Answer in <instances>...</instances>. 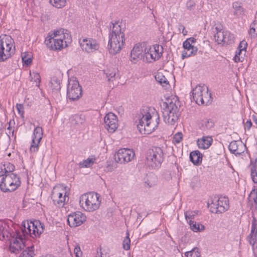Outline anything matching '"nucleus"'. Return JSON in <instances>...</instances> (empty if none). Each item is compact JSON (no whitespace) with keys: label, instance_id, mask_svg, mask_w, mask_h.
<instances>
[{"label":"nucleus","instance_id":"nucleus-61","mask_svg":"<svg viewBox=\"0 0 257 257\" xmlns=\"http://www.w3.org/2000/svg\"><path fill=\"white\" fill-rule=\"evenodd\" d=\"M186 41H188V42H190V43L192 45L193 43H195L196 41V40L195 38L191 37L187 39Z\"/></svg>","mask_w":257,"mask_h":257},{"label":"nucleus","instance_id":"nucleus-29","mask_svg":"<svg viewBox=\"0 0 257 257\" xmlns=\"http://www.w3.org/2000/svg\"><path fill=\"white\" fill-rule=\"evenodd\" d=\"M50 83L52 89L53 90L59 91L60 90V81L57 77L53 76L52 77Z\"/></svg>","mask_w":257,"mask_h":257},{"label":"nucleus","instance_id":"nucleus-37","mask_svg":"<svg viewBox=\"0 0 257 257\" xmlns=\"http://www.w3.org/2000/svg\"><path fill=\"white\" fill-rule=\"evenodd\" d=\"M233 36L228 32H224V43L226 44H231L233 42Z\"/></svg>","mask_w":257,"mask_h":257},{"label":"nucleus","instance_id":"nucleus-10","mask_svg":"<svg viewBox=\"0 0 257 257\" xmlns=\"http://www.w3.org/2000/svg\"><path fill=\"white\" fill-rule=\"evenodd\" d=\"M209 206L210 210L212 213H222L229 209V200L227 198H219L213 200L210 204L208 203V206Z\"/></svg>","mask_w":257,"mask_h":257},{"label":"nucleus","instance_id":"nucleus-44","mask_svg":"<svg viewBox=\"0 0 257 257\" xmlns=\"http://www.w3.org/2000/svg\"><path fill=\"white\" fill-rule=\"evenodd\" d=\"M27 231L26 232V235L29 234L31 236L34 237V236H33L34 234H32V230H33L32 224V223H31V221L29 222L28 221H27Z\"/></svg>","mask_w":257,"mask_h":257},{"label":"nucleus","instance_id":"nucleus-20","mask_svg":"<svg viewBox=\"0 0 257 257\" xmlns=\"http://www.w3.org/2000/svg\"><path fill=\"white\" fill-rule=\"evenodd\" d=\"M24 246L23 242V238L20 232L17 233L16 238L14 239L13 243H11L10 246V249L12 252L17 253L19 250H21Z\"/></svg>","mask_w":257,"mask_h":257},{"label":"nucleus","instance_id":"nucleus-30","mask_svg":"<svg viewBox=\"0 0 257 257\" xmlns=\"http://www.w3.org/2000/svg\"><path fill=\"white\" fill-rule=\"evenodd\" d=\"M216 30H217V33L214 36V40L218 44H221V43H224L225 32L221 31V30L219 31L217 27L216 28Z\"/></svg>","mask_w":257,"mask_h":257},{"label":"nucleus","instance_id":"nucleus-47","mask_svg":"<svg viewBox=\"0 0 257 257\" xmlns=\"http://www.w3.org/2000/svg\"><path fill=\"white\" fill-rule=\"evenodd\" d=\"M23 62L27 65H30L32 62V59L31 57H28L26 54L22 56Z\"/></svg>","mask_w":257,"mask_h":257},{"label":"nucleus","instance_id":"nucleus-1","mask_svg":"<svg viewBox=\"0 0 257 257\" xmlns=\"http://www.w3.org/2000/svg\"><path fill=\"white\" fill-rule=\"evenodd\" d=\"M109 36L108 49L109 53L115 55L119 52L125 43L124 29L121 28L118 22L112 23Z\"/></svg>","mask_w":257,"mask_h":257},{"label":"nucleus","instance_id":"nucleus-17","mask_svg":"<svg viewBox=\"0 0 257 257\" xmlns=\"http://www.w3.org/2000/svg\"><path fill=\"white\" fill-rule=\"evenodd\" d=\"M43 131L40 126L36 127L33 133V139L30 147L31 152H37L39 150V144L42 139Z\"/></svg>","mask_w":257,"mask_h":257},{"label":"nucleus","instance_id":"nucleus-48","mask_svg":"<svg viewBox=\"0 0 257 257\" xmlns=\"http://www.w3.org/2000/svg\"><path fill=\"white\" fill-rule=\"evenodd\" d=\"M17 110L18 113L21 115L22 117H24V110H23V106L21 104H17L16 106Z\"/></svg>","mask_w":257,"mask_h":257},{"label":"nucleus","instance_id":"nucleus-21","mask_svg":"<svg viewBox=\"0 0 257 257\" xmlns=\"http://www.w3.org/2000/svg\"><path fill=\"white\" fill-rule=\"evenodd\" d=\"M230 152L235 155L243 153L245 149V145L241 141H232L228 146Z\"/></svg>","mask_w":257,"mask_h":257},{"label":"nucleus","instance_id":"nucleus-45","mask_svg":"<svg viewBox=\"0 0 257 257\" xmlns=\"http://www.w3.org/2000/svg\"><path fill=\"white\" fill-rule=\"evenodd\" d=\"M197 214V212L196 211H186L185 213V216L186 219H193Z\"/></svg>","mask_w":257,"mask_h":257},{"label":"nucleus","instance_id":"nucleus-7","mask_svg":"<svg viewBox=\"0 0 257 257\" xmlns=\"http://www.w3.org/2000/svg\"><path fill=\"white\" fill-rule=\"evenodd\" d=\"M12 39L7 35L0 36V61H4L10 58L15 52V47L13 49Z\"/></svg>","mask_w":257,"mask_h":257},{"label":"nucleus","instance_id":"nucleus-33","mask_svg":"<svg viewBox=\"0 0 257 257\" xmlns=\"http://www.w3.org/2000/svg\"><path fill=\"white\" fill-rule=\"evenodd\" d=\"M50 3L53 7L60 9L66 5L67 0H50Z\"/></svg>","mask_w":257,"mask_h":257},{"label":"nucleus","instance_id":"nucleus-43","mask_svg":"<svg viewBox=\"0 0 257 257\" xmlns=\"http://www.w3.org/2000/svg\"><path fill=\"white\" fill-rule=\"evenodd\" d=\"M183 135L181 133H176L173 137V142L175 143L178 144L181 142L182 140Z\"/></svg>","mask_w":257,"mask_h":257},{"label":"nucleus","instance_id":"nucleus-18","mask_svg":"<svg viewBox=\"0 0 257 257\" xmlns=\"http://www.w3.org/2000/svg\"><path fill=\"white\" fill-rule=\"evenodd\" d=\"M45 43L47 46L52 50H61L63 48L64 44L66 46V41L50 37H46Z\"/></svg>","mask_w":257,"mask_h":257},{"label":"nucleus","instance_id":"nucleus-14","mask_svg":"<svg viewBox=\"0 0 257 257\" xmlns=\"http://www.w3.org/2000/svg\"><path fill=\"white\" fill-rule=\"evenodd\" d=\"M163 52V48L159 45H154L149 49H146L145 53L147 59L151 58L153 61L158 60L161 58Z\"/></svg>","mask_w":257,"mask_h":257},{"label":"nucleus","instance_id":"nucleus-4","mask_svg":"<svg viewBox=\"0 0 257 257\" xmlns=\"http://www.w3.org/2000/svg\"><path fill=\"white\" fill-rule=\"evenodd\" d=\"M99 196L97 193L89 192L82 195L79 202L86 211L91 212L97 210L100 206Z\"/></svg>","mask_w":257,"mask_h":257},{"label":"nucleus","instance_id":"nucleus-13","mask_svg":"<svg viewBox=\"0 0 257 257\" xmlns=\"http://www.w3.org/2000/svg\"><path fill=\"white\" fill-rule=\"evenodd\" d=\"M66 192L63 195V192H61L59 190V188L55 187L51 194V198L54 204L58 207H63L66 202L69 200V197L66 194Z\"/></svg>","mask_w":257,"mask_h":257},{"label":"nucleus","instance_id":"nucleus-15","mask_svg":"<svg viewBox=\"0 0 257 257\" xmlns=\"http://www.w3.org/2000/svg\"><path fill=\"white\" fill-rule=\"evenodd\" d=\"M79 43L82 49L87 52L91 53L99 49V44L95 39L92 38H85L80 40Z\"/></svg>","mask_w":257,"mask_h":257},{"label":"nucleus","instance_id":"nucleus-32","mask_svg":"<svg viewBox=\"0 0 257 257\" xmlns=\"http://www.w3.org/2000/svg\"><path fill=\"white\" fill-rule=\"evenodd\" d=\"M34 255V247L33 246L27 247V249L24 250L19 257H33Z\"/></svg>","mask_w":257,"mask_h":257},{"label":"nucleus","instance_id":"nucleus-22","mask_svg":"<svg viewBox=\"0 0 257 257\" xmlns=\"http://www.w3.org/2000/svg\"><path fill=\"white\" fill-rule=\"evenodd\" d=\"M183 47L184 49L182 54V58L183 59L195 55L198 50L196 47H194L191 45L190 42L186 40L183 43Z\"/></svg>","mask_w":257,"mask_h":257},{"label":"nucleus","instance_id":"nucleus-2","mask_svg":"<svg viewBox=\"0 0 257 257\" xmlns=\"http://www.w3.org/2000/svg\"><path fill=\"white\" fill-rule=\"evenodd\" d=\"M159 116L157 112L152 116L149 112L143 110L139 114L137 127L141 134H150L153 132L159 123Z\"/></svg>","mask_w":257,"mask_h":257},{"label":"nucleus","instance_id":"nucleus-54","mask_svg":"<svg viewBox=\"0 0 257 257\" xmlns=\"http://www.w3.org/2000/svg\"><path fill=\"white\" fill-rule=\"evenodd\" d=\"M204 124L207 128H211L213 125V122L210 119H206L204 121Z\"/></svg>","mask_w":257,"mask_h":257},{"label":"nucleus","instance_id":"nucleus-52","mask_svg":"<svg viewBox=\"0 0 257 257\" xmlns=\"http://www.w3.org/2000/svg\"><path fill=\"white\" fill-rule=\"evenodd\" d=\"M5 165L3 164L0 165V177L5 176L6 175H7L6 172L5 171L6 168L4 167Z\"/></svg>","mask_w":257,"mask_h":257},{"label":"nucleus","instance_id":"nucleus-64","mask_svg":"<svg viewBox=\"0 0 257 257\" xmlns=\"http://www.w3.org/2000/svg\"><path fill=\"white\" fill-rule=\"evenodd\" d=\"M234 61L235 62H240V61H241V59L240 58V57L239 56H237V55H235V57H234Z\"/></svg>","mask_w":257,"mask_h":257},{"label":"nucleus","instance_id":"nucleus-8","mask_svg":"<svg viewBox=\"0 0 257 257\" xmlns=\"http://www.w3.org/2000/svg\"><path fill=\"white\" fill-rule=\"evenodd\" d=\"M192 94L194 100L198 105H207L211 102V93L208 92V88L205 85L197 86L192 90Z\"/></svg>","mask_w":257,"mask_h":257},{"label":"nucleus","instance_id":"nucleus-28","mask_svg":"<svg viewBox=\"0 0 257 257\" xmlns=\"http://www.w3.org/2000/svg\"><path fill=\"white\" fill-rule=\"evenodd\" d=\"M189 223L191 229L194 232L201 231L205 229V226L202 224H197L196 222L190 220Z\"/></svg>","mask_w":257,"mask_h":257},{"label":"nucleus","instance_id":"nucleus-46","mask_svg":"<svg viewBox=\"0 0 257 257\" xmlns=\"http://www.w3.org/2000/svg\"><path fill=\"white\" fill-rule=\"evenodd\" d=\"M247 45V43L245 41H242L239 44L238 49L240 51H244L245 52Z\"/></svg>","mask_w":257,"mask_h":257},{"label":"nucleus","instance_id":"nucleus-35","mask_svg":"<svg viewBox=\"0 0 257 257\" xmlns=\"http://www.w3.org/2000/svg\"><path fill=\"white\" fill-rule=\"evenodd\" d=\"M84 116L76 114L72 118V122L75 124H82L84 122Z\"/></svg>","mask_w":257,"mask_h":257},{"label":"nucleus","instance_id":"nucleus-16","mask_svg":"<svg viewBox=\"0 0 257 257\" xmlns=\"http://www.w3.org/2000/svg\"><path fill=\"white\" fill-rule=\"evenodd\" d=\"M105 128L110 133H113L118 126L117 116L112 112L108 113L104 118Z\"/></svg>","mask_w":257,"mask_h":257},{"label":"nucleus","instance_id":"nucleus-24","mask_svg":"<svg viewBox=\"0 0 257 257\" xmlns=\"http://www.w3.org/2000/svg\"><path fill=\"white\" fill-rule=\"evenodd\" d=\"M31 223L32 224V234H34V236H39L44 232L45 225L40 221L35 220L31 221Z\"/></svg>","mask_w":257,"mask_h":257},{"label":"nucleus","instance_id":"nucleus-41","mask_svg":"<svg viewBox=\"0 0 257 257\" xmlns=\"http://www.w3.org/2000/svg\"><path fill=\"white\" fill-rule=\"evenodd\" d=\"M93 161L92 159H87L82 162H80L79 166L81 168L89 167L93 163Z\"/></svg>","mask_w":257,"mask_h":257},{"label":"nucleus","instance_id":"nucleus-62","mask_svg":"<svg viewBox=\"0 0 257 257\" xmlns=\"http://www.w3.org/2000/svg\"><path fill=\"white\" fill-rule=\"evenodd\" d=\"M253 252L255 257H257V245L252 246Z\"/></svg>","mask_w":257,"mask_h":257},{"label":"nucleus","instance_id":"nucleus-19","mask_svg":"<svg viewBox=\"0 0 257 257\" xmlns=\"http://www.w3.org/2000/svg\"><path fill=\"white\" fill-rule=\"evenodd\" d=\"M252 218L250 233L248 235L247 239L249 244L253 246L257 245V216H253Z\"/></svg>","mask_w":257,"mask_h":257},{"label":"nucleus","instance_id":"nucleus-51","mask_svg":"<svg viewBox=\"0 0 257 257\" xmlns=\"http://www.w3.org/2000/svg\"><path fill=\"white\" fill-rule=\"evenodd\" d=\"M249 35L251 37L254 38L257 36V30L253 27H250L249 31Z\"/></svg>","mask_w":257,"mask_h":257},{"label":"nucleus","instance_id":"nucleus-3","mask_svg":"<svg viewBox=\"0 0 257 257\" xmlns=\"http://www.w3.org/2000/svg\"><path fill=\"white\" fill-rule=\"evenodd\" d=\"M176 99H167L164 102V108L162 111L164 121L170 125H174L178 119L179 108L176 103Z\"/></svg>","mask_w":257,"mask_h":257},{"label":"nucleus","instance_id":"nucleus-39","mask_svg":"<svg viewBox=\"0 0 257 257\" xmlns=\"http://www.w3.org/2000/svg\"><path fill=\"white\" fill-rule=\"evenodd\" d=\"M106 77L107 78L108 81H113L114 79V77L116 75L114 71H110V70H106L104 71Z\"/></svg>","mask_w":257,"mask_h":257},{"label":"nucleus","instance_id":"nucleus-53","mask_svg":"<svg viewBox=\"0 0 257 257\" xmlns=\"http://www.w3.org/2000/svg\"><path fill=\"white\" fill-rule=\"evenodd\" d=\"M74 251L76 257H80L82 255V252L81 251L80 248L79 246L75 247L74 249Z\"/></svg>","mask_w":257,"mask_h":257},{"label":"nucleus","instance_id":"nucleus-34","mask_svg":"<svg viewBox=\"0 0 257 257\" xmlns=\"http://www.w3.org/2000/svg\"><path fill=\"white\" fill-rule=\"evenodd\" d=\"M155 79L162 86H164L167 84H169V82L167 78L162 74L160 73L157 74L155 76Z\"/></svg>","mask_w":257,"mask_h":257},{"label":"nucleus","instance_id":"nucleus-23","mask_svg":"<svg viewBox=\"0 0 257 257\" xmlns=\"http://www.w3.org/2000/svg\"><path fill=\"white\" fill-rule=\"evenodd\" d=\"M142 47L140 45L136 44L131 51L130 56L131 61L133 63H136L138 59H140L142 57Z\"/></svg>","mask_w":257,"mask_h":257},{"label":"nucleus","instance_id":"nucleus-11","mask_svg":"<svg viewBox=\"0 0 257 257\" xmlns=\"http://www.w3.org/2000/svg\"><path fill=\"white\" fill-rule=\"evenodd\" d=\"M134 151L127 149H119L114 155V160L116 162L120 164H125L131 161L134 157Z\"/></svg>","mask_w":257,"mask_h":257},{"label":"nucleus","instance_id":"nucleus-55","mask_svg":"<svg viewBox=\"0 0 257 257\" xmlns=\"http://www.w3.org/2000/svg\"><path fill=\"white\" fill-rule=\"evenodd\" d=\"M250 196L255 195V197L253 198L254 202L257 204V190H253L250 193Z\"/></svg>","mask_w":257,"mask_h":257},{"label":"nucleus","instance_id":"nucleus-12","mask_svg":"<svg viewBox=\"0 0 257 257\" xmlns=\"http://www.w3.org/2000/svg\"><path fill=\"white\" fill-rule=\"evenodd\" d=\"M86 216L80 211L74 212L68 215L67 222L71 227L81 225L86 221Z\"/></svg>","mask_w":257,"mask_h":257},{"label":"nucleus","instance_id":"nucleus-25","mask_svg":"<svg viewBox=\"0 0 257 257\" xmlns=\"http://www.w3.org/2000/svg\"><path fill=\"white\" fill-rule=\"evenodd\" d=\"M212 142V139L210 137H203L197 141V145L200 149H208Z\"/></svg>","mask_w":257,"mask_h":257},{"label":"nucleus","instance_id":"nucleus-27","mask_svg":"<svg viewBox=\"0 0 257 257\" xmlns=\"http://www.w3.org/2000/svg\"><path fill=\"white\" fill-rule=\"evenodd\" d=\"M250 167L252 180L253 183H257V160L254 162H251Z\"/></svg>","mask_w":257,"mask_h":257},{"label":"nucleus","instance_id":"nucleus-56","mask_svg":"<svg viewBox=\"0 0 257 257\" xmlns=\"http://www.w3.org/2000/svg\"><path fill=\"white\" fill-rule=\"evenodd\" d=\"M177 26L182 28V30L181 31V33H182L184 36L187 34L188 32L185 30V27L181 23H179Z\"/></svg>","mask_w":257,"mask_h":257},{"label":"nucleus","instance_id":"nucleus-6","mask_svg":"<svg viewBox=\"0 0 257 257\" xmlns=\"http://www.w3.org/2000/svg\"><path fill=\"white\" fill-rule=\"evenodd\" d=\"M21 183L20 179L16 174H8L2 178L0 189L4 192H12L20 186Z\"/></svg>","mask_w":257,"mask_h":257},{"label":"nucleus","instance_id":"nucleus-36","mask_svg":"<svg viewBox=\"0 0 257 257\" xmlns=\"http://www.w3.org/2000/svg\"><path fill=\"white\" fill-rule=\"evenodd\" d=\"M187 257H199L200 253L197 248H194L190 251L186 252L185 253Z\"/></svg>","mask_w":257,"mask_h":257},{"label":"nucleus","instance_id":"nucleus-60","mask_svg":"<svg viewBox=\"0 0 257 257\" xmlns=\"http://www.w3.org/2000/svg\"><path fill=\"white\" fill-rule=\"evenodd\" d=\"M101 250V248H97L96 257H103L102 253Z\"/></svg>","mask_w":257,"mask_h":257},{"label":"nucleus","instance_id":"nucleus-59","mask_svg":"<svg viewBox=\"0 0 257 257\" xmlns=\"http://www.w3.org/2000/svg\"><path fill=\"white\" fill-rule=\"evenodd\" d=\"M252 125V122L250 120H248L246 121L245 124V128H247V130H249Z\"/></svg>","mask_w":257,"mask_h":257},{"label":"nucleus","instance_id":"nucleus-42","mask_svg":"<svg viewBox=\"0 0 257 257\" xmlns=\"http://www.w3.org/2000/svg\"><path fill=\"white\" fill-rule=\"evenodd\" d=\"M130 239L127 235L123 241V248L125 250H128L130 248Z\"/></svg>","mask_w":257,"mask_h":257},{"label":"nucleus","instance_id":"nucleus-9","mask_svg":"<svg viewBox=\"0 0 257 257\" xmlns=\"http://www.w3.org/2000/svg\"><path fill=\"white\" fill-rule=\"evenodd\" d=\"M82 95V88L76 78L68 81L67 90V98L71 100L78 99Z\"/></svg>","mask_w":257,"mask_h":257},{"label":"nucleus","instance_id":"nucleus-49","mask_svg":"<svg viewBox=\"0 0 257 257\" xmlns=\"http://www.w3.org/2000/svg\"><path fill=\"white\" fill-rule=\"evenodd\" d=\"M186 7L189 10H193L195 7V3L192 0H189L187 2Z\"/></svg>","mask_w":257,"mask_h":257},{"label":"nucleus","instance_id":"nucleus-50","mask_svg":"<svg viewBox=\"0 0 257 257\" xmlns=\"http://www.w3.org/2000/svg\"><path fill=\"white\" fill-rule=\"evenodd\" d=\"M27 221H23L22 222L21 230H22V232L23 233V235L24 236H26V231H27Z\"/></svg>","mask_w":257,"mask_h":257},{"label":"nucleus","instance_id":"nucleus-26","mask_svg":"<svg viewBox=\"0 0 257 257\" xmlns=\"http://www.w3.org/2000/svg\"><path fill=\"white\" fill-rule=\"evenodd\" d=\"M189 157L190 161L195 165L198 164L202 161V154L198 150L191 152Z\"/></svg>","mask_w":257,"mask_h":257},{"label":"nucleus","instance_id":"nucleus-5","mask_svg":"<svg viewBox=\"0 0 257 257\" xmlns=\"http://www.w3.org/2000/svg\"><path fill=\"white\" fill-rule=\"evenodd\" d=\"M163 161V152L159 147L149 149L146 155V164L152 169L159 168Z\"/></svg>","mask_w":257,"mask_h":257},{"label":"nucleus","instance_id":"nucleus-58","mask_svg":"<svg viewBox=\"0 0 257 257\" xmlns=\"http://www.w3.org/2000/svg\"><path fill=\"white\" fill-rule=\"evenodd\" d=\"M61 33H63L61 30H57L52 34L49 35V36H52V37H57L58 35H61Z\"/></svg>","mask_w":257,"mask_h":257},{"label":"nucleus","instance_id":"nucleus-38","mask_svg":"<svg viewBox=\"0 0 257 257\" xmlns=\"http://www.w3.org/2000/svg\"><path fill=\"white\" fill-rule=\"evenodd\" d=\"M6 227V224L0 221V239L5 238V235L7 232Z\"/></svg>","mask_w":257,"mask_h":257},{"label":"nucleus","instance_id":"nucleus-31","mask_svg":"<svg viewBox=\"0 0 257 257\" xmlns=\"http://www.w3.org/2000/svg\"><path fill=\"white\" fill-rule=\"evenodd\" d=\"M232 7L234 9V15L239 16L243 14V9L238 2L233 3Z\"/></svg>","mask_w":257,"mask_h":257},{"label":"nucleus","instance_id":"nucleus-63","mask_svg":"<svg viewBox=\"0 0 257 257\" xmlns=\"http://www.w3.org/2000/svg\"><path fill=\"white\" fill-rule=\"evenodd\" d=\"M250 27H253L257 30V22L254 21L250 25Z\"/></svg>","mask_w":257,"mask_h":257},{"label":"nucleus","instance_id":"nucleus-40","mask_svg":"<svg viewBox=\"0 0 257 257\" xmlns=\"http://www.w3.org/2000/svg\"><path fill=\"white\" fill-rule=\"evenodd\" d=\"M3 165H5L4 167L6 168L5 171L6 172L7 174L13 173V172L15 170V167L13 164L9 162H7Z\"/></svg>","mask_w":257,"mask_h":257},{"label":"nucleus","instance_id":"nucleus-57","mask_svg":"<svg viewBox=\"0 0 257 257\" xmlns=\"http://www.w3.org/2000/svg\"><path fill=\"white\" fill-rule=\"evenodd\" d=\"M47 37L53 38L58 39H61L62 40H64V38L65 37L64 33H61V35H58L57 37H52V36H48Z\"/></svg>","mask_w":257,"mask_h":257}]
</instances>
